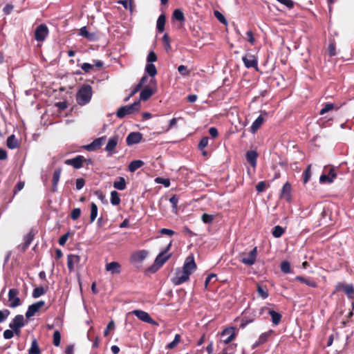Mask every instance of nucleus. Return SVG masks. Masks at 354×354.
Returning a JSON list of instances; mask_svg holds the SVG:
<instances>
[{
	"label": "nucleus",
	"mask_w": 354,
	"mask_h": 354,
	"mask_svg": "<svg viewBox=\"0 0 354 354\" xmlns=\"http://www.w3.org/2000/svg\"><path fill=\"white\" fill-rule=\"evenodd\" d=\"M196 269V264L192 255L188 256L184 262L182 270L177 269L175 276L171 279L172 283L175 286H179L189 279V275Z\"/></svg>",
	"instance_id": "nucleus-1"
},
{
	"label": "nucleus",
	"mask_w": 354,
	"mask_h": 354,
	"mask_svg": "<svg viewBox=\"0 0 354 354\" xmlns=\"http://www.w3.org/2000/svg\"><path fill=\"white\" fill-rule=\"evenodd\" d=\"M92 87L88 84L82 85L76 94L77 103L80 106L88 104L92 97Z\"/></svg>",
	"instance_id": "nucleus-2"
},
{
	"label": "nucleus",
	"mask_w": 354,
	"mask_h": 354,
	"mask_svg": "<svg viewBox=\"0 0 354 354\" xmlns=\"http://www.w3.org/2000/svg\"><path fill=\"white\" fill-rule=\"evenodd\" d=\"M106 136H102L95 139L91 144L82 145L81 147H77L75 149L70 151L68 153H73L76 152H81L82 149H86L88 151H95L102 147V146L106 142Z\"/></svg>",
	"instance_id": "nucleus-3"
},
{
	"label": "nucleus",
	"mask_w": 354,
	"mask_h": 354,
	"mask_svg": "<svg viewBox=\"0 0 354 354\" xmlns=\"http://www.w3.org/2000/svg\"><path fill=\"white\" fill-rule=\"evenodd\" d=\"M140 106V101L135 102L130 105L121 106L118 109L116 115L119 118H123L127 115L138 112Z\"/></svg>",
	"instance_id": "nucleus-4"
},
{
	"label": "nucleus",
	"mask_w": 354,
	"mask_h": 354,
	"mask_svg": "<svg viewBox=\"0 0 354 354\" xmlns=\"http://www.w3.org/2000/svg\"><path fill=\"white\" fill-rule=\"evenodd\" d=\"M19 291L17 288H11L8 292V306L11 308H15L21 304L20 298L19 297Z\"/></svg>",
	"instance_id": "nucleus-5"
},
{
	"label": "nucleus",
	"mask_w": 354,
	"mask_h": 354,
	"mask_svg": "<svg viewBox=\"0 0 354 354\" xmlns=\"http://www.w3.org/2000/svg\"><path fill=\"white\" fill-rule=\"evenodd\" d=\"M236 336V328H226L221 333V337L222 338L221 342L224 344H228L235 339Z\"/></svg>",
	"instance_id": "nucleus-6"
},
{
	"label": "nucleus",
	"mask_w": 354,
	"mask_h": 354,
	"mask_svg": "<svg viewBox=\"0 0 354 354\" xmlns=\"http://www.w3.org/2000/svg\"><path fill=\"white\" fill-rule=\"evenodd\" d=\"M48 35V28L46 24L39 25L35 30V39L37 41H43Z\"/></svg>",
	"instance_id": "nucleus-7"
},
{
	"label": "nucleus",
	"mask_w": 354,
	"mask_h": 354,
	"mask_svg": "<svg viewBox=\"0 0 354 354\" xmlns=\"http://www.w3.org/2000/svg\"><path fill=\"white\" fill-rule=\"evenodd\" d=\"M132 314H133L140 321L151 324H157V323L152 319L150 317L149 314L145 311L141 310H134L132 311Z\"/></svg>",
	"instance_id": "nucleus-8"
},
{
	"label": "nucleus",
	"mask_w": 354,
	"mask_h": 354,
	"mask_svg": "<svg viewBox=\"0 0 354 354\" xmlns=\"http://www.w3.org/2000/svg\"><path fill=\"white\" fill-rule=\"evenodd\" d=\"M45 304L44 301H39L29 306L26 313V317L28 319L33 317Z\"/></svg>",
	"instance_id": "nucleus-9"
},
{
	"label": "nucleus",
	"mask_w": 354,
	"mask_h": 354,
	"mask_svg": "<svg viewBox=\"0 0 354 354\" xmlns=\"http://www.w3.org/2000/svg\"><path fill=\"white\" fill-rule=\"evenodd\" d=\"M257 255V248L255 247L249 252L248 257H242L240 261L245 265L252 266L256 261Z\"/></svg>",
	"instance_id": "nucleus-10"
},
{
	"label": "nucleus",
	"mask_w": 354,
	"mask_h": 354,
	"mask_svg": "<svg viewBox=\"0 0 354 354\" xmlns=\"http://www.w3.org/2000/svg\"><path fill=\"white\" fill-rule=\"evenodd\" d=\"M82 158L83 156H76L74 158L66 160L65 163L68 165H72L75 169H80L83 165L84 160ZM84 161L87 162L88 164L91 163V159H85Z\"/></svg>",
	"instance_id": "nucleus-11"
},
{
	"label": "nucleus",
	"mask_w": 354,
	"mask_h": 354,
	"mask_svg": "<svg viewBox=\"0 0 354 354\" xmlns=\"http://www.w3.org/2000/svg\"><path fill=\"white\" fill-rule=\"evenodd\" d=\"M242 60L246 68H258V60L257 57L253 55H248L243 57Z\"/></svg>",
	"instance_id": "nucleus-12"
},
{
	"label": "nucleus",
	"mask_w": 354,
	"mask_h": 354,
	"mask_svg": "<svg viewBox=\"0 0 354 354\" xmlns=\"http://www.w3.org/2000/svg\"><path fill=\"white\" fill-rule=\"evenodd\" d=\"M105 270L112 275L119 274L121 272V265L118 262L112 261L106 264Z\"/></svg>",
	"instance_id": "nucleus-13"
},
{
	"label": "nucleus",
	"mask_w": 354,
	"mask_h": 354,
	"mask_svg": "<svg viewBox=\"0 0 354 354\" xmlns=\"http://www.w3.org/2000/svg\"><path fill=\"white\" fill-rule=\"evenodd\" d=\"M145 72L151 77L149 84L151 85H153L156 86V81L154 79V77L157 74V69L153 64H147L145 66Z\"/></svg>",
	"instance_id": "nucleus-14"
},
{
	"label": "nucleus",
	"mask_w": 354,
	"mask_h": 354,
	"mask_svg": "<svg viewBox=\"0 0 354 354\" xmlns=\"http://www.w3.org/2000/svg\"><path fill=\"white\" fill-rule=\"evenodd\" d=\"M264 312H267L272 318V322L274 325L279 324L281 319V315L273 310L268 309L266 307L261 308V313H263Z\"/></svg>",
	"instance_id": "nucleus-15"
},
{
	"label": "nucleus",
	"mask_w": 354,
	"mask_h": 354,
	"mask_svg": "<svg viewBox=\"0 0 354 354\" xmlns=\"http://www.w3.org/2000/svg\"><path fill=\"white\" fill-rule=\"evenodd\" d=\"M153 87L155 86L150 84L149 86H146L140 93V99L143 101L149 100L155 93V90Z\"/></svg>",
	"instance_id": "nucleus-16"
},
{
	"label": "nucleus",
	"mask_w": 354,
	"mask_h": 354,
	"mask_svg": "<svg viewBox=\"0 0 354 354\" xmlns=\"http://www.w3.org/2000/svg\"><path fill=\"white\" fill-rule=\"evenodd\" d=\"M142 138V134L140 132H131L130 133L126 139V142L128 145H132L137 144L141 141Z\"/></svg>",
	"instance_id": "nucleus-17"
},
{
	"label": "nucleus",
	"mask_w": 354,
	"mask_h": 354,
	"mask_svg": "<svg viewBox=\"0 0 354 354\" xmlns=\"http://www.w3.org/2000/svg\"><path fill=\"white\" fill-rule=\"evenodd\" d=\"M25 325L24 317L22 315H16L14 319L10 322L9 327L10 328L17 329L18 328H22Z\"/></svg>",
	"instance_id": "nucleus-18"
},
{
	"label": "nucleus",
	"mask_w": 354,
	"mask_h": 354,
	"mask_svg": "<svg viewBox=\"0 0 354 354\" xmlns=\"http://www.w3.org/2000/svg\"><path fill=\"white\" fill-rule=\"evenodd\" d=\"M171 254H165L164 252H160L156 257L153 267L156 266L157 268L162 267L165 263L171 257Z\"/></svg>",
	"instance_id": "nucleus-19"
},
{
	"label": "nucleus",
	"mask_w": 354,
	"mask_h": 354,
	"mask_svg": "<svg viewBox=\"0 0 354 354\" xmlns=\"http://www.w3.org/2000/svg\"><path fill=\"white\" fill-rule=\"evenodd\" d=\"M272 333H273V331L272 330H270L267 332H265V333H263L262 334H261L259 335L258 339L252 345V348H256L259 346L266 343Z\"/></svg>",
	"instance_id": "nucleus-20"
},
{
	"label": "nucleus",
	"mask_w": 354,
	"mask_h": 354,
	"mask_svg": "<svg viewBox=\"0 0 354 354\" xmlns=\"http://www.w3.org/2000/svg\"><path fill=\"white\" fill-rule=\"evenodd\" d=\"M80 261V257L76 254H68L67 257V266L69 271H73L75 265Z\"/></svg>",
	"instance_id": "nucleus-21"
},
{
	"label": "nucleus",
	"mask_w": 354,
	"mask_h": 354,
	"mask_svg": "<svg viewBox=\"0 0 354 354\" xmlns=\"http://www.w3.org/2000/svg\"><path fill=\"white\" fill-rule=\"evenodd\" d=\"M119 140V136L118 135L113 136L109 138L108 142L106 145L105 150L108 153L113 152L115 148L116 147Z\"/></svg>",
	"instance_id": "nucleus-22"
},
{
	"label": "nucleus",
	"mask_w": 354,
	"mask_h": 354,
	"mask_svg": "<svg viewBox=\"0 0 354 354\" xmlns=\"http://www.w3.org/2000/svg\"><path fill=\"white\" fill-rule=\"evenodd\" d=\"M147 251L142 250L133 253L131 257V260L135 263L142 262L147 256Z\"/></svg>",
	"instance_id": "nucleus-23"
},
{
	"label": "nucleus",
	"mask_w": 354,
	"mask_h": 354,
	"mask_svg": "<svg viewBox=\"0 0 354 354\" xmlns=\"http://www.w3.org/2000/svg\"><path fill=\"white\" fill-rule=\"evenodd\" d=\"M336 177V174L333 172L332 169H330L328 174H322L319 178V182L321 183H330L333 181Z\"/></svg>",
	"instance_id": "nucleus-24"
},
{
	"label": "nucleus",
	"mask_w": 354,
	"mask_h": 354,
	"mask_svg": "<svg viewBox=\"0 0 354 354\" xmlns=\"http://www.w3.org/2000/svg\"><path fill=\"white\" fill-rule=\"evenodd\" d=\"M61 173H62V169L60 167L56 169L53 173V180H52V183H53L52 190H53V192H57V185H58V183H59V180L60 178Z\"/></svg>",
	"instance_id": "nucleus-25"
},
{
	"label": "nucleus",
	"mask_w": 354,
	"mask_h": 354,
	"mask_svg": "<svg viewBox=\"0 0 354 354\" xmlns=\"http://www.w3.org/2000/svg\"><path fill=\"white\" fill-rule=\"evenodd\" d=\"M290 192H291V185L289 183H286L281 189V197L286 198L287 201L290 200Z\"/></svg>",
	"instance_id": "nucleus-26"
},
{
	"label": "nucleus",
	"mask_w": 354,
	"mask_h": 354,
	"mask_svg": "<svg viewBox=\"0 0 354 354\" xmlns=\"http://www.w3.org/2000/svg\"><path fill=\"white\" fill-rule=\"evenodd\" d=\"M80 35L83 37L90 40L94 41L96 39V35L94 32H89L86 26L82 27L80 30Z\"/></svg>",
	"instance_id": "nucleus-27"
},
{
	"label": "nucleus",
	"mask_w": 354,
	"mask_h": 354,
	"mask_svg": "<svg viewBox=\"0 0 354 354\" xmlns=\"http://www.w3.org/2000/svg\"><path fill=\"white\" fill-rule=\"evenodd\" d=\"M264 118L262 115H259L252 124L251 131L254 133L263 124Z\"/></svg>",
	"instance_id": "nucleus-28"
},
{
	"label": "nucleus",
	"mask_w": 354,
	"mask_h": 354,
	"mask_svg": "<svg viewBox=\"0 0 354 354\" xmlns=\"http://www.w3.org/2000/svg\"><path fill=\"white\" fill-rule=\"evenodd\" d=\"M144 165V162L140 160H135L131 161L129 165V171L131 172L136 171L138 169Z\"/></svg>",
	"instance_id": "nucleus-29"
},
{
	"label": "nucleus",
	"mask_w": 354,
	"mask_h": 354,
	"mask_svg": "<svg viewBox=\"0 0 354 354\" xmlns=\"http://www.w3.org/2000/svg\"><path fill=\"white\" fill-rule=\"evenodd\" d=\"M166 22V17L165 15H160L157 20L156 28L159 32H162L165 30V25Z\"/></svg>",
	"instance_id": "nucleus-30"
},
{
	"label": "nucleus",
	"mask_w": 354,
	"mask_h": 354,
	"mask_svg": "<svg viewBox=\"0 0 354 354\" xmlns=\"http://www.w3.org/2000/svg\"><path fill=\"white\" fill-rule=\"evenodd\" d=\"M6 145L10 149H16L19 147V142L14 135H11L8 138Z\"/></svg>",
	"instance_id": "nucleus-31"
},
{
	"label": "nucleus",
	"mask_w": 354,
	"mask_h": 354,
	"mask_svg": "<svg viewBox=\"0 0 354 354\" xmlns=\"http://www.w3.org/2000/svg\"><path fill=\"white\" fill-rule=\"evenodd\" d=\"M172 18L180 22H184L185 20L184 13L180 9H175L172 14Z\"/></svg>",
	"instance_id": "nucleus-32"
},
{
	"label": "nucleus",
	"mask_w": 354,
	"mask_h": 354,
	"mask_svg": "<svg viewBox=\"0 0 354 354\" xmlns=\"http://www.w3.org/2000/svg\"><path fill=\"white\" fill-rule=\"evenodd\" d=\"M48 290V287L44 288L42 286L37 287L34 288L32 291V297L38 298L41 295H44Z\"/></svg>",
	"instance_id": "nucleus-33"
},
{
	"label": "nucleus",
	"mask_w": 354,
	"mask_h": 354,
	"mask_svg": "<svg viewBox=\"0 0 354 354\" xmlns=\"http://www.w3.org/2000/svg\"><path fill=\"white\" fill-rule=\"evenodd\" d=\"M28 354H41V351L36 339L32 341L31 346L28 351Z\"/></svg>",
	"instance_id": "nucleus-34"
},
{
	"label": "nucleus",
	"mask_w": 354,
	"mask_h": 354,
	"mask_svg": "<svg viewBox=\"0 0 354 354\" xmlns=\"http://www.w3.org/2000/svg\"><path fill=\"white\" fill-rule=\"evenodd\" d=\"M97 206L95 203H91V215H90V223L94 222L97 216Z\"/></svg>",
	"instance_id": "nucleus-35"
},
{
	"label": "nucleus",
	"mask_w": 354,
	"mask_h": 354,
	"mask_svg": "<svg viewBox=\"0 0 354 354\" xmlns=\"http://www.w3.org/2000/svg\"><path fill=\"white\" fill-rule=\"evenodd\" d=\"M113 187L118 190H124L126 188V181L123 177H120L118 181L113 183Z\"/></svg>",
	"instance_id": "nucleus-36"
},
{
	"label": "nucleus",
	"mask_w": 354,
	"mask_h": 354,
	"mask_svg": "<svg viewBox=\"0 0 354 354\" xmlns=\"http://www.w3.org/2000/svg\"><path fill=\"white\" fill-rule=\"evenodd\" d=\"M335 109H338L339 108L335 106V105L333 103H326L323 105V108L320 110L319 114L324 115L326 113L332 111Z\"/></svg>",
	"instance_id": "nucleus-37"
},
{
	"label": "nucleus",
	"mask_w": 354,
	"mask_h": 354,
	"mask_svg": "<svg viewBox=\"0 0 354 354\" xmlns=\"http://www.w3.org/2000/svg\"><path fill=\"white\" fill-rule=\"evenodd\" d=\"M111 203L113 205H118L120 203V198L116 191H112L111 192Z\"/></svg>",
	"instance_id": "nucleus-38"
},
{
	"label": "nucleus",
	"mask_w": 354,
	"mask_h": 354,
	"mask_svg": "<svg viewBox=\"0 0 354 354\" xmlns=\"http://www.w3.org/2000/svg\"><path fill=\"white\" fill-rule=\"evenodd\" d=\"M180 335L179 334H176L174 337V340L167 345V348L173 349L178 344V343L180 342Z\"/></svg>",
	"instance_id": "nucleus-39"
},
{
	"label": "nucleus",
	"mask_w": 354,
	"mask_h": 354,
	"mask_svg": "<svg viewBox=\"0 0 354 354\" xmlns=\"http://www.w3.org/2000/svg\"><path fill=\"white\" fill-rule=\"evenodd\" d=\"M147 80L148 76L147 75L142 76L139 83L137 85H136V86L133 88V90H134V92L138 93L144 86Z\"/></svg>",
	"instance_id": "nucleus-40"
},
{
	"label": "nucleus",
	"mask_w": 354,
	"mask_h": 354,
	"mask_svg": "<svg viewBox=\"0 0 354 354\" xmlns=\"http://www.w3.org/2000/svg\"><path fill=\"white\" fill-rule=\"evenodd\" d=\"M284 232V229L282 227L277 225L274 227L272 230V235L275 238H279L283 235Z\"/></svg>",
	"instance_id": "nucleus-41"
},
{
	"label": "nucleus",
	"mask_w": 354,
	"mask_h": 354,
	"mask_svg": "<svg viewBox=\"0 0 354 354\" xmlns=\"http://www.w3.org/2000/svg\"><path fill=\"white\" fill-rule=\"evenodd\" d=\"M257 292L259 295L263 299H266L269 295L268 290L261 285H257Z\"/></svg>",
	"instance_id": "nucleus-42"
},
{
	"label": "nucleus",
	"mask_w": 354,
	"mask_h": 354,
	"mask_svg": "<svg viewBox=\"0 0 354 354\" xmlns=\"http://www.w3.org/2000/svg\"><path fill=\"white\" fill-rule=\"evenodd\" d=\"M155 182L158 184L163 185L165 187H169L170 185V180L168 178H164L161 177H157L155 179Z\"/></svg>",
	"instance_id": "nucleus-43"
},
{
	"label": "nucleus",
	"mask_w": 354,
	"mask_h": 354,
	"mask_svg": "<svg viewBox=\"0 0 354 354\" xmlns=\"http://www.w3.org/2000/svg\"><path fill=\"white\" fill-rule=\"evenodd\" d=\"M215 17L223 24H227V20L224 15L218 10L214 12Z\"/></svg>",
	"instance_id": "nucleus-44"
},
{
	"label": "nucleus",
	"mask_w": 354,
	"mask_h": 354,
	"mask_svg": "<svg viewBox=\"0 0 354 354\" xmlns=\"http://www.w3.org/2000/svg\"><path fill=\"white\" fill-rule=\"evenodd\" d=\"M61 342V335L58 330H55L53 333V344L55 346H59Z\"/></svg>",
	"instance_id": "nucleus-45"
},
{
	"label": "nucleus",
	"mask_w": 354,
	"mask_h": 354,
	"mask_svg": "<svg viewBox=\"0 0 354 354\" xmlns=\"http://www.w3.org/2000/svg\"><path fill=\"white\" fill-rule=\"evenodd\" d=\"M281 270L284 273L290 272V265L288 261H284L281 263Z\"/></svg>",
	"instance_id": "nucleus-46"
},
{
	"label": "nucleus",
	"mask_w": 354,
	"mask_h": 354,
	"mask_svg": "<svg viewBox=\"0 0 354 354\" xmlns=\"http://www.w3.org/2000/svg\"><path fill=\"white\" fill-rule=\"evenodd\" d=\"M147 64H153L157 61V55L154 51H150L147 57Z\"/></svg>",
	"instance_id": "nucleus-47"
},
{
	"label": "nucleus",
	"mask_w": 354,
	"mask_h": 354,
	"mask_svg": "<svg viewBox=\"0 0 354 354\" xmlns=\"http://www.w3.org/2000/svg\"><path fill=\"white\" fill-rule=\"evenodd\" d=\"M311 166L309 165L304 172V183L306 184L310 178L311 172H310Z\"/></svg>",
	"instance_id": "nucleus-48"
},
{
	"label": "nucleus",
	"mask_w": 354,
	"mask_h": 354,
	"mask_svg": "<svg viewBox=\"0 0 354 354\" xmlns=\"http://www.w3.org/2000/svg\"><path fill=\"white\" fill-rule=\"evenodd\" d=\"M201 219L203 222L206 224L211 223L214 220V215L203 214L201 216Z\"/></svg>",
	"instance_id": "nucleus-49"
},
{
	"label": "nucleus",
	"mask_w": 354,
	"mask_h": 354,
	"mask_svg": "<svg viewBox=\"0 0 354 354\" xmlns=\"http://www.w3.org/2000/svg\"><path fill=\"white\" fill-rule=\"evenodd\" d=\"M81 215L80 208H75L72 210L71 214V219L73 221L77 220Z\"/></svg>",
	"instance_id": "nucleus-50"
},
{
	"label": "nucleus",
	"mask_w": 354,
	"mask_h": 354,
	"mask_svg": "<svg viewBox=\"0 0 354 354\" xmlns=\"http://www.w3.org/2000/svg\"><path fill=\"white\" fill-rule=\"evenodd\" d=\"M345 293L350 297L354 295V288L352 285H346L344 288Z\"/></svg>",
	"instance_id": "nucleus-51"
},
{
	"label": "nucleus",
	"mask_w": 354,
	"mask_h": 354,
	"mask_svg": "<svg viewBox=\"0 0 354 354\" xmlns=\"http://www.w3.org/2000/svg\"><path fill=\"white\" fill-rule=\"evenodd\" d=\"M209 138L207 136H205L201 138V141L199 142V144L198 145V147L200 150H203L205 147H207L208 144Z\"/></svg>",
	"instance_id": "nucleus-52"
},
{
	"label": "nucleus",
	"mask_w": 354,
	"mask_h": 354,
	"mask_svg": "<svg viewBox=\"0 0 354 354\" xmlns=\"http://www.w3.org/2000/svg\"><path fill=\"white\" fill-rule=\"evenodd\" d=\"M81 68L86 73H90L93 68L94 65L89 63H84L81 66Z\"/></svg>",
	"instance_id": "nucleus-53"
},
{
	"label": "nucleus",
	"mask_w": 354,
	"mask_h": 354,
	"mask_svg": "<svg viewBox=\"0 0 354 354\" xmlns=\"http://www.w3.org/2000/svg\"><path fill=\"white\" fill-rule=\"evenodd\" d=\"M178 71L179 73L183 76L189 75V71L188 70L187 67L184 65H180L178 67Z\"/></svg>",
	"instance_id": "nucleus-54"
},
{
	"label": "nucleus",
	"mask_w": 354,
	"mask_h": 354,
	"mask_svg": "<svg viewBox=\"0 0 354 354\" xmlns=\"http://www.w3.org/2000/svg\"><path fill=\"white\" fill-rule=\"evenodd\" d=\"M246 39L248 42H250L252 45H254L256 42V40L254 37V35L252 30H248L246 32Z\"/></svg>",
	"instance_id": "nucleus-55"
},
{
	"label": "nucleus",
	"mask_w": 354,
	"mask_h": 354,
	"mask_svg": "<svg viewBox=\"0 0 354 354\" xmlns=\"http://www.w3.org/2000/svg\"><path fill=\"white\" fill-rule=\"evenodd\" d=\"M336 47L335 43H330L328 47V55L330 57H333L336 55L335 51Z\"/></svg>",
	"instance_id": "nucleus-56"
},
{
	"label": "nucleus",
	"mask_w": 354,
	"mask_h": 354,
	"mask_svg": "<svg viewBox=\"0 0 354 354\" xmlns=\"http://www.w3.org/2000/svg\"><path fill=\"white\" fill-rule=\"evenodd\" d=\"M10 315V311L7 309L0 310V323L4 322Z\"/></svg>",
	"instance_id": "nucleus-57"
},
{
	"label": "nucleus",
	"mask_w": 354,
	"mask_h": 354,
	"mask_svg": "<svg viewBox=\"0 0 354 354\" xmlns=\"http://www.w3.org/2000/svg\"><path fill=\"white\" fill-rule=\"evenodd\" d=\"M162 41H163V42L165 44V49H166V50H168L169 49H170L171 48L170 38H169V35L167 33H165L163 35Z\"/></svg>",
	"instance_id": "nucleus-58"
},
{
	"label": "nucleus",
	"mask_w": 354,
	"mask_h": 354,
	"mask_svg": "<svg viewBox=\"0 0 354 354\" xmlns=\"http://www.w3.org/2000/svg\"><path fill=\"white\" fill-rule=\"evenodd\" d=\"M169 202L172 205V207L174 209H177L178 203V196L176 195H173L169 198Z\"/></svg>",
	"instance_id": "nucleus-59"
},
{
	"label": "nucleus",
	"mask_w": 354,
	"mask_h": 354,
	"mask_svg": "<svg viewBox=\"0 0 354 354\" xmlns=\"http://www.w3.org/2000/svg\"><path fill=\"white\" fill-rule=\"evenodd\" d=\"M214 280V281H216V275L214 274H209L205 281V288L207 287L208 284L212 282V281Z\"/></svg>",
	"instance_id": "nucleus-60"
},
{
	"label": "nucleus",
	"mask_w": 354,
	"mask_h": 354,
	"mask_svg": "<svg viewBox=\"0 0 354 354\" xmlns=\"http://www.w3.org/2000/svg\"><path fill=\"white\" fill-rule=\"evenodd\" d=\"M159 232L161 234H165L169 236H171L175 234V232L174 230H170V229H167V228H162Z\"/></svg>",
	"instance_id": "nucleus-61"
},
{
	"label": "nucleus",
	"mask_w": 354,
	"mask_h": 354,
	"mask_svg": "<svg viewBox=\"0 0 354 354\" xmlns=\"http://www.w3.org/2000/svg\"><path fill=\"white\" fill-rule=\"evenodd\" d=\"M209 134L212 138H216L218 136V129L216 127H210L209 129Z\"/></svg>",
	"instance_id": "nucleus-62"
},
{
	"label": "nucleus",
	"mask_w": 354,
	"mask_h": 354,
	"mask_svg": "<svg viewBox=\"0 0 354 354\" xmlns=\"http://www.w3.org/2000/svg\"><path fill=\"white\" fill-rule=\"evenodd\" d=\"M266 184L265 182L263 181H261L259 182L257 185H256V189L257 192H262L265 190L266 189Z\"/></svg>",
	"instance_id": "nucleus-63"
},
{
	"label": "nucleus",
	"mask_w": 354,
	"mask_h": 354,
	"mask_svg": "<svg viewBox=\"0 0 354 354\" xmlns=\"http://www.w3.org/2000/svg\"><path fill=\"white\" fill-rule=\"evenodd\" d=\"M247 162L253 167H256L257 165V156H246Z\"/></svg>",
	"instance_id": "nucleus-64"
}]
</instances>
